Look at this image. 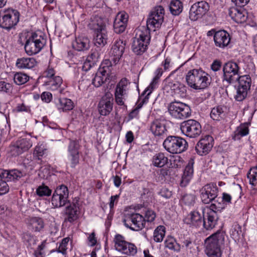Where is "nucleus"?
Here are the masks:
<instances>
[{"label": "nucleus", "instance_id": "nucleus-39", "mask_svg": "<svg viewBox=\"0 0 257 257\" xmlns=\"http://www.w3.org/2000/svg\"><path fill=\"white\" fill-rule=\"evenodd\" d=\"M151 131L156 136L163 135L167 131L165 124L158 120L154 121L151 125Z\"/></svg>", "mask_w": 257, "mask_h": 257}, {"label": "nucleus", "instance_id": "nucleus-54", "mask_svg": "<svg viewBox=\"0 0 257 257\" xmlns=\"http://www.w3.org/2000/svg\"><path fill=\"white\" fill-rule=\"evenodd\" d=\"M22 239L25 243H28L29 245L36 244V237L30 232H25L23 233Z\"/></svg>", "mask_w": 257, "mask_h": 257}, {"label": "nucleus", "instance_id": "nucleus-35", "mask_svg": "<svg viewBox=\"0 0 257 257\" xmlns=\"http://www.w3.org/2000/svg\"><path fill=\"white\" fill-rule=\"evenodd\" d=\"M149 98V95H147V94L144 95H142V94H141L137 103L136 107L132 110L128 114L130 119L139 117L140 109L142 107L144 104L146 103L148 101Z\"/></svg>", "mask_w": 257, "mask_h": 257}, {"label": "nucleus", "instance_id": "nucleus-56", "mask_svg": "<svg viewBox=\"0 0 257 257\" xmlns=\"http://www.w3.org/2000/svg\"><path fill=\"white\" fill-rule=\"evenodd\" d=\"M170 162L172 168H177L183 165V160L180 156H173L171 157Z\"/></svg>", "mask_w": 257, "mask_h": 257}, {"label": "nucleus", "instance_id": "nucleus-57", "mask_svg": "<svg viewBox=\"0 0 257 257\" xmlns=\"http://www.w3.org/2000/svg\"><path fill=\"white\" fill-rule=\"evenodd\" d=\"M156 217V214L154 211L151 209H148L145 211L144 219L145 221V224L147 223H152Z\"/></svg>", "mask_w": 257, "mask_h": 257}, {"label": "nucleus", "instance_id": "nucleus-45", "mask_svg": "<svg viewBox=\"0 0 257 257\" xmlns=\"http://www.w3.org/2000/svg\"><path fill=\"white\" fill-rule=\"evenodd\" d=\"M169 10L173 15L178 16L183 10V4L180 0H172L169 4Z\"/></svg>", "mask_w": 257, "mask_h": 257}, {"label": "nucleus", "instance_id": "nucleus-49", "mask_svg": "<svg viewBox=\"0 0 257 257\" xmlns=\"http://www.w3.org/2000/svg\"><path fill=\"white\" fill-rule=\"evenodd\" d=\"M128 84L126 78H123L116 85L114 94L126 95V89Z\"/></svg>", "mask_w": 257, "mask_h": 257}, {"label": "nucleus", "instance_id": "nucleus-50", "mask_svg": "<svg viewBox=\"0 0 257 257\" xmlns=\"http://www.w3.org/2000/svg\"><path fill=\"white\" fill-rule=\"evenodd\" d=\"M247 178L249 184L252 185L253 189L257 188V167L251 168L247 174Z\"/></svg>", "mask_w": 257, "mask_h": 257}, {"label": "nucleus", "instance_id": "nucleus-10", "mask_svg": "<svg viewBox=\"0 0 257 257\" xmlns=\"http://www.w3.org/2000/svg\"><path fill=\"white\" fill-rule=\"evenodd\" d=\"M33 146L32 137L29 135H26L19 138L16 142L13 143L10 147L11 154L17 156L27 151Z\"/></svg>", "mask_w": 257, "mask_h": 257}, {"label": "nucleus", "instance_id": "nucleus-41", "mask_svg": "<svg viewBox=\"0 0 257 257\" xmlns=\"http://www.w3.org/2000/svg\"><path fill=\"white\" fill-rule=\"evenodd\" d=\"M225 108L222 106H217L213 107L210 112L211 118L216 121L223 119L225 116Z\"/></svg>", "mask_w": 257, "mask_h": 257}, {"label": "nucleus", "instance_id": "nucleus-15", "mask_svg": "<svg viewBox=\"0 0 257 257\" xmlns=\"http://www.w3.org/2000/svg\"><path fill=\"white\" fill-rule=\"evenodd\" d=\"M237 81H238V86L235 99L238 101H241L246 97L250 90L251 79L249 75H244L238 76Z\"/></svg>", "mask_w": 257, "mask_h": 257}, {"label": "nucleus", "instance_id": "nucleus-43", "mask_svg": "<svg viewBox=\"0 0 257 257\" xmlns=\"http://www.w3.org/2000/svg\"><path fill=\"white\" fill-rule=\"evenodd\" d=\"M180 241L181 249H184L190 253H193L195 251V244L190 237L181 238Z\"/></svg>", "mask_w": 257, "mask_h": 257}, {"label": "nucleus", "instance_id": "nucleus-55", "mask_svg": "<svg viewBox=\"0 0 257 257\" xmlns=\"http://www.w3.org/2000/svg\"><path fill=\"white\" fill-rule=\"evenodd\" d=\"M51 190L44 185L39 186L36 190V193L40 197L49 196L51 194Z\"/></svg>", "mask_w": 257, "mask_h": 257}, {"label": "nucleus", "instance_id": "nucleus-20", "mask_svg": "<svg viewBox=\"0 0 257 257\" xmlns=\"http://www.w3.org/2000/svg\"><path fill=\"white\" fill-rule=\"evenodd\" d=\"M125 43L120 39H116L112 46L110 51L109 60L112 64H116L120 59L124 50Z\"/></svg>", "mask_w": 257, "mask_h": 257}, {"label": "nucleus", "instance_id": "nucleus-9", "mask_svg": "<svg viewBox=\"0 0 257 257\" xmlns=\"http://www.w3.org/2000/svg\"><path fill=\"white\" fill-rule=\"evenodd\" d=\"M113 241L115 249L122 254L131 256L135 255L137 252L136 246L134 243L127 241L122 235L116 234Z\"/></svg>", "mask_w": 257, "mask_h": 257}, {"label": "nucleus", "instance_id": "nucleus-5", "mask_svg": "<svg viewBox=\"0 0 257 257\" xmlns=\"http://www.w3.org/2000/svg\"><path fill=\"white\" fill-rule=\"evenodd\" d=\"M89 27L95 33V45L98 47L104 46L107 43L108 38L103 19L99 17H95L89 24Z\"/></svg>", "mask_w": 257, "mask_h": 257}, {"label": "nucleus", "instance_id": "nucleus-7", "mask_svg": "<svg viewBox=\"0 0 257 257\" xmlns=\"http://www.w3.org/2000/svg\"><path fill=\"white\" fill-rule=\"evenodd\" d=\"M20 13L13 9L2 10L0 11V27L10 30L19 21Z\"/></svg>", "mask_w": 257, "mask_h": 257}, {"label": "nucleus", "instance_id": "nucleus-59", "mask_svg": "<svg viewBox=\"0 0 257 257\" xmlns=\"http://www.w3.org/2000/svg\"><path fill=\"white\" fill-rule=\"evenodd\" d=\"M69 240V237H65L62 240L57 249V251L58 252H60L63 254H66Z\"/></svg>", "mask_w": 257, "mask_h": 257}, {"label": "nucleus", "instance_id": "nucleus-21", "mask_svg": "<svg viewBox=\"0 0 257 257\" xmlns=\"http://www.w3.org/2000/svg\"><path fill=\"white\" fill-rule=\"evenodd\" d=\"M213 143V138L209 135L201 138L195 146L196 153L200 156L207 155L212 150Z\"/></svg>", "mask_w": 257, "mask_h": 257}, {"label": "nucleus", "instance_id": "nucleus-44", "mask_svg": "<svg viewBox=\"0 0 257 257\" xmlns=\"http://www.w3.org/2000/svg\"><path fill=\"white\" fill-rule=\"evenodd\" d=\"M168 162V158L162 153L156 154L153 158V164L159 168L164 167Z\"/></svg>", "mask_w": 257, "mask_h": 257}, {"label": "nucleus", "instance_id": "nucleus-61", "mask_svg": "<svg viewBox=\"0 0 257 257\" xmlns=\"http://www.w3.org/2000/svg\"><path fill=\"white\" fill-rule=\"evenodd\" d=\"M68 157L70 161V167L75 168L79 163V154L68 155Z\"/></svg>", "mask_w": 257, "mask_h": 257}, {"label": "nucleus", "instance_id": "nucleus-33", "mask_svg": "<svg viewBox=\"0 0 257 257\" xmlns=\"http://www.w3.org/2000/svg\"><path fill=\"white\" fill-rule=\"evenodd\" d=\"M27 224L29 229L35 232H40L44 227L42 218L37 217H30L27 219Z\"/></svg>", "mask_w": 257, "mask_h": 257}, {"label": "nucleus", "instance_id": "nucleus-47", "mask_svg": "<svg viewBox=\"0 0 257 257\" xmlns=\"http://www.w3.org/2000/svg\"><path fill=\"white\" fill-rule=\"evenodd\" d=\"M47 153L46 146L43 144H38L35 148L34 156L38 160H40L42 158L46 157Z\"/></svg>", "mask_w": 257, "mask_h": 257}, {"label": "nucleus", "instance_id": "nucleus-37", "mask_svg": "<svg viewBox=\"0 0 257 257\" xmlns=\"http://www.w3.org/2000/svg\"><path fill=\"white\" fill-rule=\"evenodd\" d=\"M249 134L248 124L247 123L240 124L238 126L232 135V139L239 140Z\"/></svg>", "mask_w": 257, "mask_h": 257}, {"label": "nucleus", "instance_id": "nucleus-64", "mask_svg": "<svg viewBox=\"0 0 257 257\" xmlns=\"http://www.w3.org/2000/svg\"><path fill=\"white\" fill-rule=\"evenodd\" d=\"M16 110L18 112H25L30 113L31 112V107L24 103H18L16 107Z\"/></svg>", "mask_w": 257, "mask_h": 257}, {"label": "nucleus", "instance_id": "nucleus-31", "mask_svg": "<svg viewBox=\"0 0 257 257\" xmlns=\"http://www.w3.org/2000/svg\"><path fill=\"white\" fill-rule=\"evenodd\" d=\"M63 80L59 76L53 77L44 81V85L48 89L52 91L59 90L60 93L62 92V89H59L62 84Z\"/></svg>", "mask_w": 257, "mask_h": 257}, {"label": "nucleus", "instance_id": "nucleus-48", "mask_svg": "<svg viewBox=\"0 0 257 257\" xmlns=\"http://www.w3.org/2000/svg\"><path fill=\"white\" fill-rule=\"evenodd\" d=\"M211 203H212L208 209L215 211L216 212L221 211L226 207L223 202L222 199L217 196L215 199L212 200Z\"/></svg>", "mask_w": 257, "mask_h": 257}, {"label": "nucleus", "instance_id": "nucleus-46", "mask_svg": "<svg viewBox=\"0 0 257 257\" xmlns=\"http://www.w3.org/2000/svg\"><path fill=\"white\" fill-rule=\"evenodd\" d=\"M166 233V228L163 225L158 226L154 230L153 238L155 242H161L163 241Z\"/></svg>", "mask_w": 257, "mask_h": 257}, {"label": "nucleus", "instance_id": "nucleus-60", "mask_svg": "<svg viewBox=\"0 0 257 257\" xmlns=\"http://www.w3.org/2000/svg\"><path fill=\"white\" fill-rule=\"evenodd\" d=\"M13 90V86L11 83L5 81H0V92L10 93Z\"/></svg>", "mask_w": 257, "mask_h": 257}, {"label": "nucleus", "instance_id": "nucleus-27", "mask_svg": "<svg viewBox=\"0 0 257 257\" xmlns=\"http://www.w3.org/2000/svg\"><path fill=\"white\" fill-rule=\"evenodd\" d=\"M218 219L217 212L207 209L206 213L203 215L202 225L206 230L212 229L217 224Z\"/></svg>", "mask_w": 257, "mask_h": 257}, {"label": "nucleus", "instance_id": "nucleus-22", "mask_svg": "<svg viewBox=\"0 0 257 257\" xmlns=\"http://www.w3.org/2000/svg\"><path fill=\"white\" fill-rule=\"evenodd\" d=\"M66 221L72 223L79 218L80 208L78 200H73L66 206L65 211Z\"/></svg>", "mask_w": 257, "mask_h": 257}, {"label": "nucleus", "instance_id": "nucleus-53", "mask_svg": "<svg viewBox=\"0 0 257 257\" xmlns=\"http://www.w3.org/2000/svg\"><path fill=\"white\" fill-rule=\"evenodd\" d=\"M80 145L76 140H70L68 147V155L79 154Z\"/></svg>", "mask_w": 257, "mask_h": 257}, {"label": "nucleus", "instance_id": "nucleus-28", "mask_svg": "<svg viewBox=\"0 0 257 257\" xmlns=\"http://www.w3.org/2000/svg\"><path fill=\"white\" fill-rule=\"evenodd\" d=\"M229 15L237 23H243L247 19V12L241 8L232 7L229 10Z\"/></svg>", "mask_w": 257, "mask_h": 257}, {"label": "nucleus", "instance_id": "nucleus-40", "mask_svg": "<svg viewBox=\"0 0 257 257\" xmlns=\"http://www.w3.org/2000/svg\"><path fill=\"white\" fill-rule=\"evenodd\" d=\"M164 244L165 247L175 252H179L181 250V244L177 243L176 239L172 236H167Z\"/></svg>", "mask_w": 257, "mask_h": 257}, {"label": "nucleus", "instance_id": "nucleus-26", "mask_svg": "<svg viewBox=\"0 0 257 257\" xmlns=\"http://www.w3.org/2000/svg\"><path fill=\"white\" fill-rule=\"evenodd\" d=\"M214 41L216 47L223 49L230 43V35L225 30L218 31L214 34Z\"/></svg>", "mask_w": 257, "mask_h": 257}, {"label": "nucleus", "instance_id": "nucleus-29", "mask_svg": "<svg viewBox=\"0 0 257 257\" xmlns=\"http://www.w3.org/2000/svg\"><path fill=\"white\" fill-rule=\"evenodd\" d=\"M193 162L190 161L185 168L180 185L181 187H184L188 185L193 175Z\"/></svg>", "mask_w": 257, "mask_h": 257}, {"label": "nucleus", "instance_id": "nucleus-36", "mask_svg": "<svg viewBox=\"0 0 257 257\" xmlns=\"http://www.w3.org/2000/svg\"><path fill=\"white\" fill-rule=\"evenodd\" d=\"M35 59L32 57H23L18 59L16 66L21 69H31L36 65Z\"/></svg>", "mask_w": 257, "mask_h": 257}, {"label": "nucleus", "instance_id": "nucleus-62", "mask_svg": "<svg viewBox=\"0 0 257 257\" xmlns=\"http://www.w3.org/2000/svg\"><path fill=\"white\" fill-rule=\"evenodd\" d=\"M173 63L171 58L167 57L162 61L161 66L163 67L164 71H169L173 67Z\"/></svg>", "mask_w": 257, "mask_h": 257}, {"label": "nucleus", "instance_id": "nucleus-8", "mask_svg": "<svg viewBox=\"0 0 257 257\" xmlns=\"http://www.w3.org/2000/svg\"><path fill=\"white\" fill-rule=\"evenodd\" d=\"M223 81L228 84L235 83L239 75L240 67L236 62L229 61L225 63L223 66Z\"/></svg>", "mask_w": 257, "mask_h": 257}, {"label": "nucleus", "instance_id": "nucleus-52", "mask_svg": "<svg viewBox=\"0 0 257 257\" xmlns=\"http://www.w3.org/2000/svg\"><path fill=\"white\" fill-rule=\"evenodd\" d=\"M29 80V76L25 73L18 72L14 76L15 83L17 85H22L26 83Z\"/></svg>", "mask_w": 257, "mask_h": 257}, {"label": "nucleus", "instance_id": "nucleus-32", "mask_svg": "<svg viewBox=\"0 0 257 257\" xmlns=\"http://www.w3.org/2000/svg\"><path fill=\"white\" fill-rule=\"evenodd\" d=\"M163 71H164L163 70L162 68H158L156 70L155 72V77L153 79L150 85L143 91L142 95H146V94H147V95H150L151 94L153 90L157 87L159 80L162 76Z\"/></svg>", "mask_w": 257, "mask_h": 257}, {"label": "nucleus", "instance_id": "nucleus-24", "mask_svg": "<svg viewBox=\"0 0 257 257\" xmlns=\"http://www.w3.org/2000/svg\"><path fill=\"white\" fill-rule=\"evenodd\" d=\"M128 19V14L124 11L117 13L113 23V29L117 34L123 33L126 27Z\"/></svg>", "mask_w": 257, "mask_h": 257}, {"label": "nucleus", "instance_id": "nucleus-2", "mask_svg": "<svg viewBox=\"0 0 257 257\" xmlns=\"http://www.w3.org/2000/svg\"><path fill=\"white\" fill-rule=\"evenodd\" d=\"M224 233L218 231L207 237L205 241V253L208 257H221V246L224 243Z\"/></svg>", "mask_w": 257, "mask_h": 257}, {"label": "nucleus", "instance_id": "nucleus-38", "mask_svg": "<svg viewBox=\"0 0 257 257\" xmlns=\"http://www.w3.org/2000/svg\"><path fill=\"white\" fill-rule=\"evenodd\" d=\"M56 106L58 110L63 111H66L72 110L74 107L73 101L67 98H60L58 102H56Z\"/></svg>", "mask_w": 257, "mask_h": 257}, {"label": "nucleus", "instance_id": "nucleus-34", "mask_svg": "<svg viewBox=\"0 0 257 257\" xmlns=\"http://www.w3.org/2000/svg\"><path fill=\"white\" fill-rule=\"evenodd\" d=\"M89 40L85 37H78L76 38L72 43V47L78 51H83L88 50L89 48Z\"/></svg>", "mask_w": 257, "mask_h": 257}, {"label": "nucleus", "instance_id": "nucleus-25", "mask_svg": "<svg viewBox=\"0 0 257 257\" xmlns=\"http://www.w3.org/2000/svg\"><path fill=\"white\" fill-rule=\"evenodd\" d=\"M184 223L192 228H199L203 224L202 216L197 211H192L183 219Z\"/></svg>", "mask_w": 257, "mask_h": 257}, {"label": "nucleus", "instance_id": "nucleus-19", "mask_svg": "<svg viewBox=\"0 0 257 257\" xmlns=\"http://www.w3.org/2000/svg\"><path fill=\"white\" fill-rule=\"evenodd\" d=\"M209 4L205 1H201L194 4L189 12V18L191 21H195L207 14L209 10Z\"/></svg>", "mask_w": 257, "mask_h": 257}, {"label": "nucleus", "instance_id": "nucleus-58", "mask_svg": "<svg viewBox=\"0 0 257 257\" xmlns=\"http://www.w3.org/2000/svg\"><path fill=\"white\" fill-rule=\"evenodd\" d=\"M57 76L56 75L55 67L50 63L47 69L43 73V77L45 78L46 79H49Z\"/></svg>", "mask_w": 257, "mask_h": 257}, {"label": "nucleus", "instance_id": "nucleus-17", "mask_svg": "<svg viewBox=\"0 0 257 257\" xmlns=\"http://www.w3.org/2000/svg\"><path fill=\"white\" fill-rule=\"evenodd\" d=\"M218 189L214 183L205 185L200 190V198L204 204H209L218 196Z\"/></svg>", "mask_w": 257, "mask_h": 257}, {"label": "nucleus", "instance_id": "nucleus-63", "mask_svg": "<svg viewBox=\"0 0 257 257\" xmlns=\"http://www.w3.org/2000/svg\"><path fill=\"white\" fill-rule=\"evenodd\" d=\"M120 193L111 196L109 198V206L110 210H113L114 206L116 205L120 198Z\"/></svg>", "mask_w": 257, "mask_h": 257}, {"label": "nucleus", "instance_id": "nucleus-42", "mask_svg": "<svg viewBox=\"0 0 257 257\" xmlns=\"http://www.w3.org/2000/svg\"><path fill=\"white\" fill-rule=\"evenodd\" d=\"M229 232L231 237L235 242L239 241L244 234L242 227L237 223H234L232 225Z\"/></svg>", "mask_w": 257, "mask_h": 257}, {"label": "nucleus", "instance_id": "nucleus-13", "mask_svg": "<svg viewBox=\"0 0 257 257\" xmlns=\"http://www.w3.org/2000/svg\"><path fill=\"white\" fill-rule=\"evenodd\" d=\"M111 66V63L109 60H105L101 63L92 79V83L95 87H100L106 81L110 72Z\"/></svg>", "mask_w": 257, "mask_h": 257}, {"label": "nucleus", "instance_id": "nucleus-14", "mask_svg": "<svg viewBox=\"0 0 257 257\" xmlns=\"http://www.w3.org/2000/svg\"><path fill=\"white\" fill-rule=\"evenodd\" d=\"M180 129L182 134L190 138H195L201 133L200 124L194 119H188L182 122Z\"/></svg>", "mask_w": 257, "mask_h": 257}, {"label": "nucleus", "instance_id": "nucleus-4", "mask_svg": "<svg viewBox=\"0 0 257 257\" xmlns=\"http://www.w3.org/2000/svg\"><path fill=\"white\" fill-rule=\"evenodd\" d=\"M45 35L41 31L33 32L28 36L25 50L29 55L38 53L46 43Z\"/></svg>", "mask_w": 257, "mask_h": 257}, {"label": "nucleus", "instance_id": "nucleus-16", "mask_svg": "<svg viewBox=\"0 0 257 257\" xmlns=\"http://www.w3.org/2000/svg\"><path fill=\"white\" fill-rule=\"evenodd\" d=\"M68 195V190L66 186L61 185L57 187L51 199L53 206L56 208L64 206L67 201Z\"/></svg>", "mask_w": 257, "mask_h": 257}, {"label": "nucleus", "instance_id": "nucleus-11", "mask_svg": "<svg viewBox=\"0 0 257 257\" xmlns=\"http://www.w3.org/2000/svg\"><path fill=\"white\" fill-rule=\"evenodd\" d=\"M168 110L172 116L179 119H185L189 117L191 114L189 106L180 101L171 103Z\"/></svg>", "mask_w": 257, "mask_h": 257}, {"label": "nucleus", "instance_id": "nucleus-18", "mask_svg": "<svg viewBox=\"0 0 257 257\" xmlns=\"http://www.w3.org/2000/svg\"><path fill=\"white\" fill-rule=\"evenodd\" d=\"M123 222L126 227L132 230H140L146 227L144 216L137 213L130 214Z\"/></svg>", "mask_w": 257, "mask_h": 257}, {"label": "nucleus", "instance_id": "nucleus-23", "mask_svg": "<svg viewBox=\"0 0 257 257\" xmlns=\"http://www.w3.org/2000/svg\"><path fill=\"white\" fill-rule=\"evenodd\" d=\"M113 98L112 95L107 92L101 98L98 103V111L102 115H107L110 113L112 109Z\"/></svg>", "mask_w": 257, "mask_h": 257}, {"label": "nucleus", "instance_id": "nucleus-6", "mask_svg": "<svg viewBox=\"0 0 257 257\" xmlns=\"http://www.w3.org/2000/svg\"><path fill=\"white\" fill-rule=\"evenodd\" d=\"M163 146L171 154H180L187 149L188 143L181 137L170 136L164 140Z\"/></svg>", "mask_w": 257, "mask_h": 257}, {"label": "nucleus", "instance_id": "nucleus-3", "mask_svg": "<svg viewBox=\"0 0 257 257\" xmlns=\"http://www.w3.org/2000/svg\"><path fill=\"white\" fill-rule=\"evenodd\" d=\"M151 40L150 32L148 29L141 27L136 30L132 46L133 52L137 55L143 54L147 50Z\"/></svg>", "mask_w": 257, "mask_h": 257}, {"label": "nucleus", "instance_id": "nucleus-1", "mask_svg": "<svg viewBox=\"0 0 257 257\" xmlns=\"http://www.w3.org/2000/svg\"><path fill=\"white\" fill-rule=\"evenodd\" d=\"M187 84L195 90L204 89L210 84L208 74L201 69L189 70L186 75Z\"/></svg>", "mask_w": 257, "mask_h": 257}, {"label": "nucleus", "instance_id": "nucleus-30", "mask_svg": "<svg viewBox=\"0 0 257 257\" xmlns=\"http://www.w3.org/2000/svg\"><path fill=\"white\" fill-rule=\"evenodd\" d=\"M23 176V173L17 169L11 170H0V177L7 181L18 180Z\"/></svg>", "mask_w": 257, "mask_h": 257}, {"label": "nucleus", "instance_id": "nucleus-51", "mask_svg": "<svg viewBox=\"0 0 257 257\" xmlns=\"http://www.w3.org/2000/svg\"><path fill=\"white\" fill-rule=\"evenodd\" d=\"M195 199L196 197L194 195L191 194H186L182 196L180 199V202L182 205L191 206L195 203Z\"/></svg>", "mask_w": 257, "mask_h": 257}, {"label": "nucleus", "instance_id": "nucleus-12", "mask_svg": "<svg viewBox=\"0 0 257 257\" xmlns=\"http://www.w3.org/2000/svg\"><path fill=\"white\" fill-rule=\"evenodd\" d=\"M164 15L165 10L162 6L155 7L147 20L146 28L150 32L151 30L155 31L156 28H160L164 21Z\"/></svg>", "mask_w": 257, "mask_h": 257}]
</instances>
